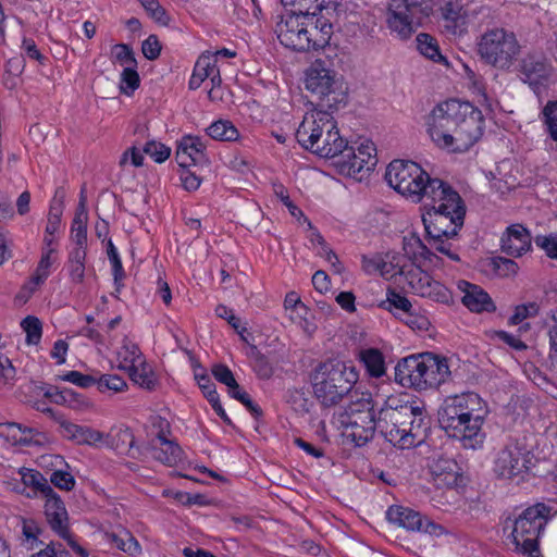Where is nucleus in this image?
Listing matches in <instances>:
<instances>
[{"label": "nucleus", "mask_w": 557, "mask_h": 557, "mask_svg": "<svg viewBox=\"0 0 557 557\" xmlns=\"http://www.w3.org/2000/svg\"><path fill=\"white\" fill-rule=\"evenodd\" d=\"M482 111L469 101L448 99L426 117V132L436 147L454 153L468 151L483 135Z\"/></svg>", "instance_id": "nucleus-1"}, {"label": "nucleus", "mask_w": 557, "mask_h": 557, "mask_svg": "<svg viewBox=\"0 0 557 557\" xmlns=\"http://www.w3.org/2000/svg\"><path fill=\"white\" fill-rule=\"evenodd\" d=\"M429 429L424 404L408 394L389 395L379 409L380 433L399 449L419 446Z\"/></svg>", "instance_id": "nucleus-2"}, {"label": "nucleus", "mask_w": 557, "mask_h": 557, "mask_svg": "<svg viewBox=\"0 0 557 557\" xmlns=\"http://www.w3.org/2000/svg\"><path fill=\"white\" fill-rule=\"evenodd\" d=\"M437 195L423 202L422 222L429 244L453 261H459L451 250L450 239L458 236L466 216L465 202L457 190L446 183Z\"/></svg>", "instance_id": "nucleus-3"}, {"label": "nucleus", "mask_w": 557, "mask_h": 557, "mask_svg": "<svg viewBox=\"0 0 557 557\" xmlns=\"http://www.w3.org/2000/svg\"><path fill=\"white\" fill-rule=\"evenodd\" d=\"M490 413L487 403L475 392L447 396L438 409V422L449 437L465 448L482 447L483 425Z\"/></svg>", "instance_id": "nucleus-4"}, {"label": "nucleus", "mask_w": 557, "mask_h": 557, "mask_svg": "<svg viewBox=\"0 0 557 557\" xmlns=\"http://www.w3.org/2000/svg\"><path fill=\"white\" fill-rule=\"evenodd\" d=\"M275 33L286 48L300 52L319 51L329 45L333 25L323 15L286 11L276 24Z\"/></svg>", "instance_id": "nucleus-5"}, {"label": "nucleus", "mask_w": 557, "mask_h": 557, "mask_svg": "<svg viewBox=\"0 0 557 557\" xmlns=\"http://www.w3.org/2000/svg\"><path fill=\"white\" fill-rule=\"evenodd\" d=\"M333 112L313 109L304 115L295 137L305 150L321 158L334 159L346 148L348 140L341 135Z\"/></svg>", "instance_id": "nucleus-6"}, {"label": "nucleus", "mask_w": 557, "mask_h": 557, "mask_svg": "<svg viewBox=\"0 0 557 557\" xmlns=\"http://www.w3.org/2000/svg\"><path fill=\"white\" fill-rule=\"evenodd\" d=\"M359 380V371L349 362L329 358L310 372L314 398L323 408L335 407L347 398Z\"/></svg>", "instance_id": "nucleus-7"}, {"label": "nucleus", "mask_w": 557, "mask_h": 557, "mask_svg": "<svg viewBox=\"0 0 557 557\" xmlns=\"http://www.w3.org/2000/svg\"><path fill=\"white\" fill-rule=\"evenodd\" d=\"M449 376L447 359L432 352L408 356L395 366V381L417 391L437 388Z\"/></svg>", "instance_id": "nucleus-8"}, {"label": "nucleus", "mask_w": 557, "mask_h": 557, "mask_svg": "<svg viewBox=\"0 0 557 557\" xmlns=\"http://www.w3.org/2000/svg\"><path fill=\"white\" fill-rule=\"evenodd\" d=\"M387 184L398 194L413 202H424L441 189L446 182L431 177L417 162L410 160H393L385 173Z\"/></svg>", "instance_id": "nucleus-9"}, {"label": "nucleus", "mask_w": 557, "mask_h": 557, "mask_svg": "<svg viewBox=\"0 0 557 557\" xmlns=\"http://www.w3.org/2000/svg\"><path fill=\"white\" fill-rule=\"evenodd\" d=\"M334 419L343 435L358 447L370 442L379 430V413H375V401L370 392L356 393Z\"/></svg>", "instance_id": "nucleus-10"}, {"label": "nucleus", "mask_w": 557, "mask_h": 557, "mask_svg": "<svg viewBox=\"0 0 557 557\" xmlns=\"http://www.w3.org/2000/svg\"><path fill=\"white\" fill-rule=\"evenodd\" d=\"M552 508L536 503L523 509L517 517H507L504 532L510 530V537L518 553L528 557H543L540 552V537L549 519Z\"/></svg>", "instance_id": "nucleus-11"}, {"label": "nucleus", "mask_w": 557, "mask_h": 557, "mask_svg": "<svg viewBox=\"0 0 557 557\" xmlns=\"http://www.w3.org/2000/svg\"><path fill=\"white\" fill-rule=\"evenodd\" d=\"M305 86L319 99L318 106L335 111L347 102V87L337 73L318 59L306 71Z\"/></svg>", "instance_id": "nucleus-12"}, {"label": "nucleus", "mask_w": 557, "mask_h": 557, "mask_svg": "<svg viewBox=\"0 0 557 557\" xmlns=\"http://www.w3.org/2000/svg\"><path fill=\"white\" fill-rule=\"evenodd\" d=\"M478 51L486 63L495 67L508 69L520 52V45L512 32L494 28L481 36Z\"/></svg>", "instance_id": "nucleus-13"}, {"label": "nucleus", "mask_w": 557, "mask_h": 557, "mask_svg": "<svg viewBox=\"0 0 557 557\" xmlns=\"http://www.w3.org/2000/svg\"><path fill=\"white\" fill-rule=\"evenodd\" d=\"M337 158L339 172L361 182L376 166V147L370 139H364L357 147L347 141L346 148Z\"/></svg>", "instance_id": "nucleus-14"}, {"label": "nucleus", "mask_w": 557, "mask_h": 557, "mask_svg": "<svg viewBox=\"0 0 557 557\" xmlns=\"http://www.w3.org/2000/svg\"><path fill=\"white\" fill-rule=\"evenodd\" d=\"M426 16L422 0H392L388 7L387 26L392 34L408 39Z\"/></svg>", "instance_id": "nucleus-15"}, {"label": "nucleus", "mask_w": 557, "mask_h": 557, "mask_svg": "<svg viewBox=\"0 0 557 557\" xmlns=\"http://www.w3.org/2000/svg\"><path fill=\"white\" fill-rule=\"evenodd\" d=\"M533 453L519 442L508 443L496 456L494 472L502 479L523 478L533 467Z\"/></svg>", "instance_id": "nucleus-16"}, {"label": "nucleus", "mask_w": 557, "mask_h": 557, "mask_svg": "<svg viewBox=\"0 0 557 557\" xmlns=\"http://www.w3.org/2000/svg\"><path fill=\"white\" fill-rule=\"evenodd\" d=\"M408 287L410 290L422 298H426L436 304L451 306L454 305L453 292L442 282L434 280L426 271L412 268L409 272Z\"/></svg>", "instance_id": "nucleus-17"}, {"label": "nucleus", "mask_w": 557, "mask_h": 557, "mask_svg": "<svg viewBox=\"0 0 557 557\" xmlns=\"http://www.w3.org/2000/svg\"><path fill=\"white\" fill-rule=\"evenodd\" d=\"M386 519L389 523L409 532H421L434 536H441L444 533V527L423 517L419 511L401 505L389 506L386 510Z\"/></svg>", "instance_id": "nucleus-18"}, {"label": "nucleus", "mask_w": 557, "mask_h": 557, "mask_svg": "<svg viewBox=\"0 0 557 557\" xmlns=\"http://www.w3.org/2000/svg\"><path fill=\"white\" fill-rule=\"evenodd\" d=\"M206 79L211 82V89L208 91L209 99L211 101L221 100L222 96L218 94V89L222 84V77L216 58L210 51L202 52L198 57L188 81V88L196 90Z\"/></svg>", "instance_id": "nucleus-19"}, {"label": "nucleus", "mask_w": 557, "mask_h": 557, "mask_svg": "<svg viewBox=\"0 0 557 557\" xmlns=\"http://www.w3.org/2000/svg\"><path fill=\"white\" fill-rule=\"evenodd\" d=\"M457 289L462 294L461 304L472 313H494L497 307L490 294L480 285L466 280L456 283Z\"/></svg>", "instance_id": "nucleus-20"}, {"label": "nucleus", "mask_w": 557, "mask_h": 557, "mask_svg": "<svg viewBox=\"0 0 557 557\" xmlns=\"http://www.w3.org/2000/svg\"><path fill=\"white\" fill-rule=\"evenodd\" d=\"M206 149L201 137L185 135L177 141L176 161L181 168L205 164L208 162Z\"/></svg>", "instance_id": "nucleus-21"}, {"label": "nucleus", "mask_w": 557, "mask_h": 557, "mask_svg": "<svg viewBox=\"0 0 557 557\" xmlns=\"http://www.w3.org/2000/svg\"><path fill=\"white\" fill-rule=\"evenodd\" d=\"M502 250L511 257L518 258L531 250L532 236L522 224L509 225L500 237Z\"/></svg>", "instance_id": "nucleus-22"}, {"label": "nucleus", "mask_w": 557, "mask_h": 557, "mask_svg": "<svg viewBox=\"0 0 557 557\" xmlns=\"http://www.w3.org/2000/svg\"><path fill=\"white\" fill-rule=\"evenodd\" d=\"M552 64L542 54L529 53L519 64V73L530 86L542 85L550 75Z\"/></svg>", "instance_id": "nucleus-23"}, {"label": "nucleus", "mask_w": 557, "mask_h": 557, "mask_svg": "<svg viewBox=\"0 0 557 557\" xmlns=\"http://www.w3.org/2000/svg\"><path fill=\"white\" fill-rule=\"evenodd\" d=\"M443 26L451 35H463L468 28V12L461 0H448L441 9Z\"/></svg>", "instance_id": "nucleus-24"}, {"label": "nucleus", "mask_w": 557, "mask_h": 557, "mask_svg": "<svg viewBox=\"0 0 557 557\" xmlns=\"http://www.w3.org/2000/svg\"><path fill=\"white\" fill-rule=\"evenodd\" d=\"M460 467L451 458L440 457L430 466L433 483L438 488H451L460 478Z\"/></svg>", "instance_id": "nucleus-25"}, {"label": "nucleus", "mask_w": 557, "mask_h": 557, "mask_svg": "<svg viewBox=\"0 0 557 557\" xmlns=\"http://www.w3.org/2000/svg\"><path fill=\"white\" fill-rule=\"evenodd\" d=\"M46 498L45 515L48 524L60 537H67L69 516L63 500L55 493Z\"/></svg>", "instance_id": "nucleus-26"}, {"label": "nucleus", "mask_w": 557, "mask_h": 557, "mask_svg": "<svg viewBox=\"0 0 557 557\" xmlns=\"http://www.w3.org/2000/svg\"><path fill=\"white\" fill-rule=\"evenodd\" d=\"M100 544L102 545L115 547L131 556H136L141 553V545L138 540L124 527H120L117 531H103L100 533Z\"/></svg>", "instance_id": "nucleus-27"}, {"label": "nucleus", "mask_w": 557, "mask_h": 557, "mask_svg": "<svg viewBox=\"0 0 557 557\" xmlns=\"http://www.w3.org/2000/svg\"><path fill=\"white\" fill-rule=\"evenodd\" d=\"M102 447L114 450L117 455L134 457L135 436L133 431L124 425L113 426L108 433H104Z\"/></svg>", "instance_id": "nucleus-28"}, {"label": "nucleus", "mask_w": 557, "mask_h": 557, "mask_svg": "<svg viewBox=\"0 0 557 557\" xmlns=\"http://www.w3.org/2000/svg\"><path fill=\"white\" fill-rule=\"evenodd\" d=\"M63 435L78 445L102 447L104 433L87 425L72 422L62 423Z\"/></svg>", "instance_id": "nucleus-29"}, {"label": "nucleus", "mask_w": 557, "mask_h": 557, "mask_svg": "<svg viewBox=\"0 0 557 557\" xmlns=\"http://www.w3.org/2000/svg\"><path fill=\"white\" fill-rule=\"evenodd\" d=\"M357 360L363 367L366 374L371 379H381L386 374V360L384 354L375 347L359 350Z\"/></svg>", "instance_id": "nucleus-30"}, {"label": "nucleus", "mask_w": 557, "mask_h": 557, "mask_svg": "<svg viewBox=\"0 0 557 557\" xmlns=\"http://www.w3.org/2000/svg\"><path fill=\"white\" fill-rule=\"evenodd\" d=\"M50 249H42L38 264L29 280L23 285V292H27L26 298L32 295L47 281L51 274V268L55 261Z\"/></svg>", "instance_id": "nucleus-31"}, {"label": "nucleus", "mask_w": 557, "mask_h": 557, "mask_svg": "<svg viewBox=\"0 0 557 557\" xmlns=\"http://www.w3.org/2000/svg\"><path fill=\"white\" fill-rule=\"evenodd\" d=\"M384 262L382 267V277L385 280H395L397 276L404 277V282L408 285L409 272L418 265L409 264L405 256L396 253H386L383 256Z\"/></svg>", "instance_id": "nucleus-32"}, {"label": "nucleus", "mask_w": 557, "mask_h": 557, "mask_svg": "<svg viewBox=\"0 0 557 557\" xmlns=\"http://www.w3.org/2000/svg\"><path fill=\"white\" fill-rule=\"evenodd\" d=\"M405 257L409 264L419 265L421 261H431L433 255L419 236L411 234L404 238Z\"/></svg>", "instance_id": "nucleus-33"}, {"label": "nucleus", "mask_w": 557, "mask_h": 557, "mask_svg": "<svg viewBox=\"0 0 557 557\" xmlns=\"http://www.w3.org/2000/svg\"><path fill=\"white\" fill-rule=\"evenodd\" d=\"M157 440L162 446L156 450L154 457L157 460L170 467L182 460L183 450L181 446L176 442L168 440L163 431L158 433Z\"/></svg>", "instance_id": "nucleus-34"}, {"label": "nucleus", "mask_w": 557, "mask_h": 557, "mask_svg": "<svg viewBox=\"0 0 557 557\" xmlns=\"http://www.w3.org/2000/svg\"><path fill=\"white\" fill-rule=\"evenodd\" d=\"M117 358L120 360V369L124 370L125 372L146 359L138 344L133 342L127 336H125L122 341V346L117 352Z\"/></svg>", "instance_id": "nucleus-35"}, {"label": "nucleus", "mask_w": 557, "mask_h": 557, "mask_svg": "<svg viewBox=\"0 0 557 557\" xmlns=\"http://www.w3.org/2000/svg\"><path fill=\"white\" fill-rule=\"evenodd\" d=\"M126 373L135 384L144 389L153 391L158 385V377L146 359L127 370Z\"/></svg>", "instance_id": "nucleus-36"}, {"label": "nucleus", "mask_w": 557, "mask_h": 557, "mask_svg": "<svg viewBox=\"0 0 557 557\" xmlns=\"http://www.w3.org/2000/svg\"><path fill=\"white\" fill-rule=\"evenodd\" d=\"M87 249L72 248L69 252L66 269L74 284H82L85 278Z\"/></svg>", "instance_id": "nucleus-37"}, {"label": "nucleus", "mask_w": 557, "mask_h": 557, "mask_svg": "<svg viewBox=\"0 0 557 557\" xmlns=\"http://www.w3.org/2000/svg\"><path fill=\"white\" fill-rule=\"evenodd\" d=\"M417 48L426 59L435 63L447 64L446 58L442 54L437 40L426 33H420L417 38Z\"/></svg>", "instance_id": "nucleus-38"}, {"label": "nucleus", "mask_w": 557, "mask_h": 557, "mask_svg": "<svg viewBox=\"0 0 557 557\" xmlns=\"http://www.w3.org/2000/svg\"><path fill=\"white\" fill-rule=\"evenodd\" d=\"M382 307L398 319H403L405 313L413 309L412 304L405 295L392 288L387 289L386 300L383 301Z\"/></svg>", "instance_id": "nucleus-39"}, {"label": "nucleus", "mask_w": 557, "mask_h": 557, "mask_svg": "<svg viewBox=\"0 0 557 557\" xmlns=\"http://www.w3.org/2000/svg\"><path fill=\"white\" fill-rule=\"evenodd\" d=\"M207 135L219 141H236L239 138L237 127L228 120H218L209 125Z\"/></svg>", "instance_id": "nucleus-40"}, {"label": "nucleus", "mask_w": 557, "mask_h": 557, "mask_svg": "<svg viewBox=\"0 0 557 557\" xmlns=\"http://www.w3.org/2000/svg\"><path fill=\"white\" fill-rule=\"evenodd\" d=\"M20 474L24 485L30 486L34 490L40 492L42 495H45V497L54 494L53 488L49 485L47 480L39 471L22 468Z\"/></svg>", "instance_id": "nucleus-41"}, {"label": "nucleus", "mask_w": 557, "mask_h": 557, "mask_svg": "<svg viewBox=\"0 0 557 557\" xmlns=\"http://www.w3.org/2000/svg\"><path fill=\"white\" fill-rule=\"evenodd\" d=\"M45 396L51 398L57 405H69L70 407H79L85 404V397L82 394L76 393L72 388H63L57 391L48 388L45 392Z\"/></svg>", "instance_id": "nucleus-42"}, {"label": "nucleus", "mask_w": 557, "mask_h": 557, "mask_svg": "<svg viewBox=\"0 0 557 557\" xmlns=\"http://www.w3.org/2000/svg\"><path fill=\"white\" fill-rule=\"evenodd\" d=\"M25 333V343L28 346H37L42 337V322L35 315H26L20 323Z\"/></svg>", "instance_id": "nucleus-43"}, {"label": "nucleus", "mask_w": 557, "mask_h": 557, "mask_svg": "<svg viewBox=\"0 0 557 557\" xmlns=\"http://www.w3.org/2000/svg\"><path fill=\"white\" fill-rule=\"evenodd\" d=\"M9 436L15 444L28 446L33 442V437L37 434L33 428L25 426L21 423L9 422L7 424Z\"/></svg>", "instance_id": "nucleus-44"}, {"label": "nucleus", "mask_w": 557, "mask_h": 557, "mask_svg": "<svg viewBox=\"0 0 557 557\" xmlns=\"http://www.w3.org/2000/svg\"><path fill=\"white\" fill-rule=\"evenodd\" d=\"M542 114L546 134L553 141H557V100L548 101L543 108Z\"/></svg>", "instance_id": "nucleus-45"}, {"label": "nucleus", "mask_w": 557, "mask_h": 557, "mask_svg": "<svg viewBox=\"0 0 557 557\" xmlns=\"http://www.w3.org/2000/svg\"><path fill=\"white\" fill-rule=\"evenodd\" d=\"M111 55L115 63L122 66H137V60L133 48L127 44H115L111 48Z\"/></svg>", "instance_id": "nucleus-46"}, {"label": "nucleus", "mask_w": 557, "mask_h": 557, "mask_svg": "<svg viewBox=\"0 0 557 557\" xmlns=\"http://www.w3.org/2000/svg\"><path fill=\"white\" fill-rule=\"evenodd\" d=\"M97 388L99 392H113V393H121L127 389V383L126 381L116 374H102L97 380Z\"/></svg>", "instance_id": "nucleus-47"}, {"label": "nucleus", "mask_w": 557, "mask_h": 557, "mask_svg": "<svg viewBox=\"0 0 557 557\" xmlns=\"http://www.w3.org/2000/svg\"><path fill=\"white\" fill-rule=\"evenodd\" d=\"M140 86L137 66H125L121 73V89L125 95H132Z\"/></svg>", "instance_id": "nucleus-48"}, {"label": "nucleus", "mask_w": 557, "mask_h": 557, "mask_svg": "<svg viewBox=\"0 0 557 557\" xmlns=\"http://www.w3.org/2000/svg\"><path fill=\"white\" fill-rule=\"evenodd\" d=\"M491 268L494 274L499 277H508L515 275L519 269L516 261L503 257L492 258Z\"/></svg>", "instance_id": "nucleus-49"}, {"label": "nucleus", "mask_w": 557, "mask_h": 557, "mask_svg": "<svg viewBox=\"0 0 557 557\" xmlns=\"http://www.w3.org/2000/svg\"><path fill=\"white\" fill-rule=\"evenodd\" d=\"M540 307L536 302L521 304L515 307L512 315L509 318L510 325H518L528 318L537 315Z\"/></svg>", "instance_id": "nucleus-50"}, {"label": "nucleus", "mask_w": 557, "mask_h": 557, "mask_svg": "<svg viewBox=\"0 0 557 557\" xmlns=\"http://www.w3.org/2000/svg\"><path fill=\"white\" fill-rule=\"evenodd\" d=\"M71 239L75 244L73 248L87 249V221L74 216L71 225Z\"/></svg>", "instance_id": "nucleus-51"}, {"label": "nucleus", "mask_w": 557, "mask_h": 557, "mask_svg": "<svg viewBox=\"0 0 557 557\" xmlns=\"http://www.w3.org/2000/svg\"><path fill=\"white\" fill-rule=\"evenodd\" d=\"M144 152L148 154L154 162L163 163L171 156V149L164 144L154 140L147 141L144 147Z\"/></svg>", "instance_id": "nucleus-52"}, {"label": "nucleus", "mask_w": 557, "mask_h": 557, "mask_svg": "<svg viewBox=\"0 0 557 557\" xmlns=\"http://www.w3.org/2000/svg\"><path fill=\"white\" fill-rule=\"evenodd\" d=\"M147 13L159 24L168 25L170 17L158 0H139Z\"/></svg>", "instance_id": "nucleus-53"}, {"label": "nucleus", "mask_w": 557, "mask_h": 557, "mask_svg": "<svg viewBox=\"0 0 557 557\" xmlns=\"http://www.w3.org/2000/svg\"><path fill=\"white\" fill-rule=\"evenodd\" d=\"M534 243L545 251L548 258L557 259V234L537 235Z\"/></svg>", "instance_id": "nucleus-54"}, {"label": "nucleus", "mask_w": 557, "mask_h": 557, "mask_svg": "<svg viewBox=\"0 0 557 557\" xmlns=\"http://www.w3.org/2000/svg\"><path fill=\"white\" fill-rule=\"evenodd\" d=\"M62 379L82 388H87L96 385L97 379L90 374H84L76 370L67 371Z\"/></svg>", "instance_id": "nucleus-55"}, {"label": "nucleus", "mask_w": 557, "mask_h": 557, "mask_svg": "<svg viewBox=\"0 0 557 557\" xmlns=\"http://www.w3.org/2000/svg\"><path fill=\"white\" fill-rule=\"evenodd\" d=\"M62 221V203L60 205H50L47 225L45 232L49 235H55L60 227Z\"/></svg>", "instance_id": "nucleus-56"}, {"label": "nucleus", "mask_w": 557, "mask_h": 557, "mask_svg": "<svg viewBox=\"0 0 557 557\" xmlns=\"http://www.w3.org/2000/svg\"><path fill=\"white\" fill-rule=\"evenodd\" d=\"M161 49V44L156 35H149L141 44V52L150 61L160 57Z\"/></svg>", "instance_id": "nucleus-57"}, {"label": "nucleus", "mask_w": 557, "mask_h": 557, "mask_svg": "<svg viewBox=\"0 0 557 557\" xmlns=\"http://www.w3.org/2000/svg\"><path fill=\"white\" fill-rule=\"evenodd\" d=\"M21 49L28 59L37 61L40 65H45L48 61L47 57L40 52L33 38L24 37Z\"/></svg>", "instance_id": "nucleus-58"}, {"label": "nucleus", "mask_w": 557, "mask_h": 557, "mask_svg": "<svg viewBox=\"0 0 557 557\" xmlns=\"http://www.w3.org/2000/svg\"><path fill=\"white\" fill-rule=\"evenodd\" d=\"M384 258L381 255L366 256L361 258V268L369 275L379 274L382 276Z\"/></svg>", "instance_id": "nucleus-59"}, {"label": "nucleus", "mask_w": 557, "mask_h": 557, "mask_svg": "<svg viewBox=\"0 0 557 557\" xmlns=\"http://www.w3.org/2000/svg\"><path fill=\"white\" fill-rule=\"evenodd\" d=\"M50 482L58 488L63 491H71L75 485L74 476L63 470H55L51 473Z\"/></svg>", "instance_id": "nucleus-60"}, {"label": "nucleus", "mask_w": 557, "mask_h": 557, "mask_svg": "<svg viewBox=\"0 0 557 557\" xmlns=\"http://www.w3.org/2000/svg\"><path fill=\"white\" fill-rule=\"evenodd\" d=\"M212 375L219 383L224 384L226 387L235 386L236 379L232 370L226 364H214L212 367Z\"/></svg>", "instance_id": "nucleus-61"}, {"label": "nucleus", "mask_w": 557, "mask_h": 557, "mask_svg": "<svg viewBox=\"0 0 557 557\" xmlns=\"http://www.w3.org/2000/svg\"><path fill=\"white\" fill-rule=\"evenodd\" d=\"M195 380L207 400H210L219 395V393L216 392V388H215V384L212 382L209 374L195 373Z\"/></svg>", "instance_id": "nucleus-62"}, {"label": "nucleus", "mask_w": 557, "mask_h": 557, "mask_svg": "<svg viewBox=\"0 0 557 557\" xmlns=\"http://www.w3.org/2000/svg\"><path fill=\"white\" fill-rule=\"evenodd\" d=\"M30 557H71V555L62 544L51 542L45 548L33 554Z\"/></svg>", "instance_id": "nucleus-63"}, {"label": "nucleus", "mask_w": 557, "mask_h": 557, "mask_svg": "<svg viewBox=\"0 0 557 557\" xmlns=\"http://www.w3.org/2000/svg\"><path fill=\"white\" fill-rule=\"evenodd\" d=\"M553 325L549 327V359L553 364L557 363V310L553 314Z\"/></svg>", "instance_id": "nucleus-64"}]
</instances>
